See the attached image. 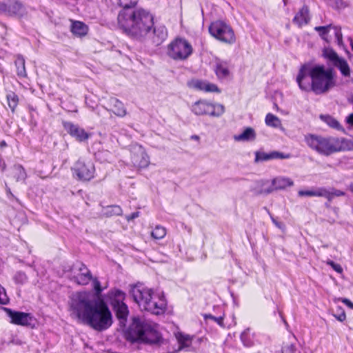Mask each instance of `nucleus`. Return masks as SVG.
<instances>
[{
	"mask_svg": "<svg viewBox=\"0 0 353 353\" xmlns=\"http://www.w3.org/2000/svg\"><path fill=\"white\" fill-rule=\"evenodd\" d=\"M333 65L340 70L343 77H349L350 76V66L344 58L340 57L336 62H334Z\"/></svg>",
	"mask_w": 353,
	"mask_h": 353,
	"instance_id": "26",
	"label": "nucleus"
},
{
	"mask_svg": "<svg viewBox=\"0 0 353 353\" xmlns=\"http://www.w3.org/2000/svg\"><path fill=\"white\" fill-rule=\"evenodd\" d=\"M350 45H351L352 50H353V41H352V39H350Z\"/></svg>",
	"mask_w": 353,
	"mask_h": 353,
	"instance_id": "56",
	"label": "nucleus"
},
{
	"mask_svg": "<svg viewBox=\"0 0 353 353\" xmlns=\"http://www.w3.org/2000/svg\"><path fill=\"white\" fill-rule=\"evenodd\" d=\"M196 115L209 114L212 117H220L225 112V108L221 104H212L205 100H199L195 102L191 108Z\"/></svg>",
	"mask_w": 353,
	"mask_h": 353,
	"instance_id": "10",
	"label": "nucleus"
},
{
	"mask_svg": "<svg viewBox=\"0 0 353 353\" xmlns=\"http://www.w3.org/2000/svg\"><path fill=\"white\" fill-rule=\"evenodd\" d=\"M12 174L17 181H24L27 177L25 169L21 165H14L12 168Z\"/></svg>",
	"mask_w": 353,
	"mask_h": 353,
	"instance_id": "30",
	"label": "nucleus"
},
{
	"mask_svg": "<svg viewBox=\"0 0 353 353\" xmlns=\"http://www.w3.org/2000/svg\"><path fill=\"white\" fill-rule=\"evenodd\" d=\"M265 123L268 126L277 128L281 125V120L275 115L268 113L265 117Z\"/></svg>",
	"mask_w": 353,
	"mask_h": 353,
	"instance_id": "34",
	"label": "nucleus"
},
{
	"mask_svg": "<svg viewBox=\"0 0 353 353\" xmlns=\"http://www.w3.org/2000/svg\"><path fill=\"white\" fill-rule=\"evenodd\" d=\"M139 216V212H135L132 213L130 216H127L126 219L128 221L133 220L135 218H137Z\"/></svg>",
	"mask_w": 353,
	"mask_h": 353,
	"instance_id": "51",
	"label": "nucleus"
},
{
	"mask_svg": "<svg viewBox=\"0 0 353 353\" xmlns=\"http://www.w3.org/2000/svg\"><path fill=\"white\" fill-rule=\"evenodd\" d=\"M73 176L78 180L89 181L94 177L95 167L92 161L87 158H79L71 168Z\"/></svg>",
	"mask_w": 353,
	"mask_h": 353,
	"instance_id": "7",
	"label": "nucleus"
},
{
	"mask_svg": "<svg viewBox=\"0 0 353 353\" xmlns=\"http://www.w3.org/2000/svg\"><path fill=\"white\" fill-rule=\"evenodd\" d=\"M3 310L10 318L11 323L24 327H34L36 320L32 314L14 311L8 307H3Z\"/></svg>",
	"mask_w": 353,
	"mask_h": 353,
	"instance_id": "11",
	"label": "nucleus"
},
{
	"mask_svg": "<svg viewBox=\"0 0 353 353\" xmlns=\"http://www.w3.org/2000/svg\"><path fill=\"white\" fill-rule=\"evenodd\" d=\"M309 17L308 9L307 7H303L299 13L294 18V21L299 26L307 25Z\"/></svg>",
	"mask_w": 353,
	"mask_h": 353,
	"instance_id": "27",
	"label": "nucleus"
},
{
	"mask_svg": "<svg viewBox=\"0 0 353 353\" xmlns=\"http://www.w3.org/2000/svg\"><path fill=\"white\" fill-rule=\"evenodd\" d=\"M339 313L333 314L334 316L340 322H343L346 319V314L344 310L341 307H338Z\"/></svg>",
	"mask_w": 353,
	"mask_h": 353,
	"instance_id": "45",
	"label": "nucleus"
},
{
	"mask_svg": "<svg viewBox=\"0 0 353 353\" xmlns=\"http://www.w3.org/2000/svg\"><path fill=\"white\" fill-rule=\"evenodd\" d=\"M115 312L116 316L120 321L121 323H124L128 318L129 310L125 303L112 307Z\"/></svg>",
	"mask_w": 353,
	"mask_h": 353,
	"instance_id": "23",
	"label": "nucleus"
},
{
	"mask_svg": "<svg viewBox=\"0 0 353 353\" xmlns=\"http://www.w3.org/2000/svg\"><path fill=\"white\" fill-rule=\"evenodd\" d=\"M345 194V192L334 188L327 189L325 188H319L314 190H310V196H317L326 198L330 202L334 196H341Z\"/></svg>",
	"mask_w": 353,
	"mask_h": 353,
	"instance_id": "15",
	"label": "nucleus"
},
{
	"mask_svg": "<svg viewBox=\"0 0 353 353\" xmlns=\"http://www.w3.org/2000/svg\"><path fill=\"white\" fill-rule=\"evenodd\" d=\"M214 71L220 79H227L230 74L228 63L220 59L216 61Z\"/></svg>",
	"mask_w": 353,
	"mask_h": 353,
	"instance_id": "21",
	"label": "nucleus"
},
{
	"mask_svg": "<svg viewBox=\"0 0 353 353\" xmlns=\"http://www.w3.org/2000/svg\"><path fill=\"white\" fill-rule=\"evenodd\" d=\"M118 24L123 32L133 39H148L154 25V17L142 8L122 10L118 14Z\"/></svg>",
	"mask_w": 353,
	"mask_h": 353,
	"instance_id": "2",
	"label": "nucleus"
},
{
	"mask_svg": "<svg viewBox=\"0 0 353 353\" xmlns=\"http://www.w3.org/2000/svg\"><path fill=\"white\" fill-rule=\"evenodd\" d=\"M70 279L79 285H85L89 283L92 276L90 271L84 264L77 263L72 268Z\"/></svg>",
	"mask_w": 353,
	"mask_h": 353,
	"instance_id": "12",
	"label": "nucleus"
},
{
	"mask_svg": "<svg viewBox=\"0 0 353 353\" xmlns=\"http://www.w3.org/2000/svg\"><path fill=\"white\" fill-rule=\"evenodd\" d=\"M92 285L93 288L95 291V294H93L96 298H99V295L101 294V292L103 291L102 288L101 287V283L99 281L94 278L92 279Z\"/></svg>",
	"mask_w": 353,
	"mask_h": 353,
	"instance_id": "40",
	"label": "nucleus"
},
{
	"mask_svg": "<svg viewBox=\"0 0 353 353\" xmlns=\"http://www.w3.org/2000/svg\"><path fill=\"white\" fill-rule=\"evenodd\" d=\"M342 301L346 304L350 308L353 309V303L348 299H343Z\"/></svg>",
	"mask_w": 353,
	"mask_h": 353,
	"instance_id": "52",
	"label": "nucleus"
},
{
	"mask_svg": "<svg viewBox=\"0 0 353 353\" xmlns=\"http://www.w3.org/2000/svg\"><path fill=\"white\" fill-rule=\"evenodd\" d=\"M272 222L274 223V225L277 228H280L281 230H284L285 229V225L283 223L277 221L274 218H272Z\"/></svg>",
	"mask_w": 353,
	"mask_h": 353,
	"instance_id": "50",
	"label": "nucleus"
},
{
	"mask_svg": "<svg viewBox=\"0 0 353 353\" xmlns=\"http://www.w3.org/2000/svg\"><path fill=\"white\" fill-rule=\"evenodd\" d=\"M346 122L351 125H353V113H351L350 114L347 118H346Z\"/></svg>",
	"mask_w": 353,
	"mask_h": 353,
	"instance_id": "53",
	"label": "nucleus"
},
{
	"mask_svg": "<svg viewBox=\"0 0 353 353\" xmlns=\"http://www.w3.org/2000/svg\"><path fill=\"white\" fill-rule=\"evenodd\" d=\"M70 30L74 35L82 37L87 34L88 28L83 22L77 21L72 22Z\"/></svg>",
	"mask_w": 353,
	"mask_h": 353,
	"instance_id": "25",
	"label": "nucleus"
},
{
	"mask_svg": "<svg viewBox=\"0 0 353 353\" xmlns=\"http://www.w3.org/2000/svg\"><path fill=\"white\" fill-rule=\"evenodd\" d=\"M270 157L271 159H288L290 157V155L289 154H284L280 152L277 151H272L270 152Z\"/></svg>",
	"mask_w": 353,
	"mask_h": 353,
	"instance_id": "42",
	"label": "nucleus"
},
{
	"mask_svg": "<svg viewBox=\"0 0 353 353\" xmlns=\"http://www.w3.org/2000/svg\"><path fill=\"white\" fill-rule=\"evenodd\" d=\"M310 148L324 156L341 152V138L322 137L310 134Z\"/></svg>",
	"mask_w": 353,
	"mask_h": 353,
	"instance_id": "6",
	"label": "nucleus"
},
{
	"mask_svg": "<svg viewBox=\"0 0 353 353\" xmlns=\"http://www.w3.org/2000/svg\"><path fill=\"white\" fill-rule=\"evenodd\" d=\"M271 160L270 152H256L255 154V161H265Z\"/></svg>",
	"mask_w": 353,
	"mask_h": 353,
	"instance_id": "39",
	"label": "nucleus"
},
{
	"mask_svg": "<svg viewBox=\"0 0 353 353\" xmlns=\"http://www.w3.org/2000/svg\"><path fill=\"white\" fill-rule=\"evenodd\" d=\"M295 351L294 345L292 343L285 344L282 349V353H295Z\"/></svg>",
	"mask_w": 353,
	"mask_h": 353,
	"instance_id": "46",
	"label": "nucleus"
},
{
	"mask_svg": "<svg viewBox=\"0 0 353 353\" xmlns=\"http://www.w3.org/2000/svg\"><path fill=\"white\" fill-rule=\"evenodd\" d=\"M255 138V131L253 128L250 127L246 128L242 133L234 136V139L236 141H254Z\"/></svg>",
	"mask_w": 353,
	"mask_h": 353,
	"instance_id": "24",
	"label": "nucleus"
},
{
	"mask_svg": "<svg viewBox=\"0 0 353 353\" xmlns=\"http://www.w3.org/2000/svg\"><path fill=\"white\" fill-rule=\"evenodd\" d=\"M63 126L71 137L79 142L85 141L90 137V133L72 122L63 121Z\"/></svg>",
	"mask_w": 353,
	"mask_h": 353,
	"instance_id": "14",
	"label": "nucleus"
},
{
	"mask_svg": "<svg viewBox=\"0 0 353 353\" xmlns=\"http://www.w3.org/2000/svg\"><path fill=\"white\" fill-rule=\"evenodd\" d=\"M17 72L19 76L26 77L25 59L22 57H18L15 61Z\"/></svg>",
	"mask_w": 353,
	"mask_h": 353,
	"instance_id": "31",
	"label": "nucleus"
},
{
	"mask_svg": "<svg viewBox=\"0 0 353 353\" xmlns=\"http://www.w3.org/2000/svg\"><path fill=\"white\" fill-rule=\"evenodd\" d=\"M108 105L110 106V110L115 115L119 117H123L126 115V110L121 101L116 98H110Z\"/></svg>",
	"mask_w": 353,
	"mask_h": 353,
	"instance_id": "20",
	"label": "nucleus"
},
{
	"mask_svg": "<svg viewBox=\"0 0 353 353\" xmlns=\"http://www.w3.org/2000/svg\"><path fill=\"white\" fill-rule=\"evenodd\" d=\"M321 119L327 124L330 128L336 129V130H344L343 127L341 125L339 122L333 117L329 114H321Z\"/></svg>",
	"mask_w": 353,
	"mask_h": 353,
	"instance_id": "29",
	"label": "nucleus"
},
{
	"mask_svg": "<svg viewBox=\"0 0 353 353\" xmlns=\"http://www.w3.org/2000/svg\"><path fill=\"white\" fill-rule=\"evenodd\" d=\"M8 104L12 112H14L15 108L18 105L19 98L14 92H10L6 96Z\"/></svg>",
	"mask_w": 353,
	"mask_h": 353,
	"instance_id": "32",
	"label": "nucleus"
},
{
	"mask_svg": "<svg viewBox=\"0 0 353 353\" xmlns=\"http://www.w3.org/2000/svg\"><path fill=\"white\" fill-rule=\"evenodd\" d=\"M108 213L110 215H120L122 213V210L119 206L114 205L110 208Z\"/></svg>",
	"mask_w": 353,
	"mask_h": 353,
	"instance_id": "47",
	"label": "nucleus"
},
{
	"mask_svg": "<svg viewBox=\"0 0 353 353\" xmlns=\"http://www.w3.org/2000/svg\"><path fill=\"white\" fill-rule=\"evenodd\" d=\"M299 195L302 196H309V190H300L299 192Z\"/></svg>",
	"mask_w": 353,
	"mask_h": 353,
	"instance_id": "54",
	"label": "nucleus"
},
{
	"mask_svg": "<svg viewBox=\"0 0 353 353\" xmlns=\"http://www.w3.org/2000/svg\"><path fill=\"white\" fill-rule=\"evenodd\" d=\"M327 264L330 265L334 270H335L338 273H342L343 272V268L341 265L339 263H336L333 261H330L327 262Z\"/></svg>",
	"mask_w": 353,
	"mask_h": 353,
	"instance_id": "49",
	"label": "nucleus"
},
{
	"mask_svg": "<svg viewBox=\"0 0 353 353\" xmlns=\"http://www.w3.org/2000/svg\"><path fill=\"white\" fill-rule=\"evenodd\" d=\"M309 77V65L305 63L303 65L299 70V72L296 77V82L301 90L303 91H307V87L309 85L308 81Z\"/></svg>",
	"mask_w": 353,
	"mask_h": 353,
	"instance_id": "19",
	"label": "nucleus"
},
{
	"mask_svg": "<svg viewBox=\"0 0 353 353\" xmlns=\"http://www.w3.org/2000/svg\"><path fill=\"white\" fill-rule=\"evenodd\" d=\"M130 294L141 310L159 315L166 310L167 302L162 293H154L152 289L137 284L132 288Z\"/></svg>",
	"mask_w": 353,
	"mask_h": 353,
	"instance_id": "3",
	"label": "nucleus"
},
{
	"mask_svg": "<svg viewBox=\"0 0 353 353\" xmlns=\"http://www.w3.org/2000/svg\"><path fill=\"white\" fill-rule=\"evenodd\" d=\"M21 8V5L19 3L15 2L9 6L8 12L10 14H15L19 12Z\"/></svg>",
	"mask_w": 353,
	"mask_h": 353,
	"instance_id": "44",
	"label": "nucleus"
},
{
	"mask_svg": "<svg viewBox=\"0 0 353 353\" xmlns=\"http://www.w3.org/2000/svg\"><path fill=\"white\" fill-rule=\"evenodd\" d=\"M113 3L122 7L123 10L132 9L137 3V0H112Z\"/></svg>",
	"mask_w": 353,
	"mask_h": 353,
	"instance_id": "33",
	"label": "nucleus"
},
{
	"mask_svg": "<svg viewBox=\"0 0 353 353\" xmlns=\"http://www.w3.org/2000/svg\"><path fill=\"white\" fill-rule=\"evenodd\" d=\"M167 53L172 59L185 60L192 53V47L187 40L177 38L168 45Z\"/></svg>",
	"mask_w": 353,
	"mask_h": 353,
	"instance_id": "8",
	"label": "nucleus"
},
{
	"mask_svg": "<svg viewBox=\"0 0 353 353\" xmlns=\"http://www.w3.org/2000/svg\"><path fill=\"white\" fill-rule=\"evenodd\" d=\"M205 319H210L215 321L217 324H219L221 326H223V318L222 316L219 317H215L212 316V314H205Z\"/></svg>",
	"mask_w": 353,
	"mask_h": 353,
	"instance_id": "48",
	"label": "nucleus"
},
{
	"mask_svg": "<svg viewBox=\"0 0 353 353\" xmlns=\"http://www.w3.org/2000/svg\"><path fill=\"white\" fill-rule=\"evenodd\" d=\"M5 166H6L5 163H3V167H2V170H4V169H5Z\"/></svg>",
	"mask_w": 353,
	"mask_h": 353,
	"instance_id": "57",
	"label": "nucleus"
},
{
	"mask_svg": "<svg viewBox=\"0 0 353 353\" xmlns=\"http://www.w3.org/2000/svg\"><path fill=\"white\" fill-rule=\"evenodd\" d=\"M7 145L5 141H2L1 143H0V148H3V147H6Z\"/></svg>",
	"mask_w": 353,
	"mask_h": 353,
	"instance_id": "55",
	"label": "nucleus"
},
{
	"mask_svg": "<svg viewBox=\"0 0 353 353\" xmlns=\"http://www.w3.org/2000/svg\"><path fill=\"white\" fill-rule=\"evenodd\" d=\"M126 339L132 342L148 344L159 343L161 340L155 325L138 318H134L132 323L125 332Z\"/></svg>",
	"mask_w": 353,
	"mask_h": 353,
	"instance_id": "4",
	"label": "nucleus"
},
{
	"mask_svg": "<svg viewBox=\"0 0 353 353\" xmlns=\"http://www.w3.org/2000/svg\"><path fill=\"white\" fill-rule=\"evenodd\" d=\"M14 280L17 284H23L27 281V276L24 272H18L14 276Z\"/></svg>",
	"mask_w": 353,
	"mask_h": 353,
	"instance_id": "41",
	"label": "nucleus"
},
{
	"mask_svg": "<svg viewBox=\"0 0 353 353\" xmlns=\"http://www.w3.org/2000/svg\"><path fill=\"white\" fill-rule=\"evenodd\" d=\"M332 28L334 30V36L338 46H343L344 44L343 41V34L341 32V28L336 26H333Z\"/></svg>",
	"mask_w": 353,
	"mask_h": 353,
	"instance_id": "38",
	"label": "nucleus"
},
{
	"mask_svg": "<svg viewBox=\"0 0 353 353\" xmlns=\"http://www.w3.org/2000/svg\"><path fill=\"white\" fill-rule=\"evenodd\" d=\"M167 37V30L164 26H152L148 39L152 40L156 45L161 43Z\"/></svg>",
	"mask_w": 353,
	"mask_h": 353,
	"instance_id": "17",
	"label": "nucleus"
},
{
	"mask_svg": "<svg viewBox=\"0 0 353 353\" xmlns=\"http://www.w3.org/2000/svg\"><path fill=\"white\" fill-rule=\"evenodd\" d=\"M332 28V26L328 25L325 26H316L314 30L317 31L320 35V37L325 41H327V37L329 32L330 29Z\"/></svg>",
	"mask_w": 353,
	"mask_h": 353,
	"instance_id": "37",
	"label": "nucleus"
},
{
	"mask_svg": "<svg viewBox=\"0 0 353 353\" xmlns=\"http://www.w3.org/2000/svg\"><path fill=\"white\" fill-rule=\"evenodd\" d=\"M273 188L260 192V194H269L274 190H282L294 185L293 181L288 177L279 176L272 181Z\"/></svg>",
	"mask_w": 353,
	"mask_h": 353,
	"instance_id": "16",
	"label": "nucleus"
},
{
	"mask_svg": "<svg viewBox=\"0 0 353 353\" xmlns=\"http://www.w3.org/2000/svg\"><path fill=\"white\" fill-rule=\"evenodd\" d=\"M9 299L6 294V290L0 285V305H6Z\"/></svg>",
	"mask_w": 353,
	"mask_h": 353,
	"instance_id": "43",
	"label": "nucleus"
},
{
	"mask_svg": "<svg viewBox=\"0 0 353 353\" xmlns=\"http://www.w3.org/2000/svg\"><path fill=\"white\" fill-rule=\"evenodd\" d=\"M209 32L212 37L221 42L231 44L236 41L232 28L222 21L212 22L209 26Z\"/></svg>",
	"mask_w": 353,
	"mask_h": 353,
	"instance_id": "9",
	"label": "nucleus"
},
{
	"mask_svg": "<svg viewBox=\"0 0 353 353\" xmlns=\"http://www.w3.org/2000/svg\"><path fill=\"white\" fill-rule=\"evenodd\" d=\"M131 159L134 166L141 168L148 167L150 163L149 157L145 149L138 144L131 148Z\"/></svg>",
	"mask_w": 353,
	"mask_h": 353,
	"instance_id": "13",
	"label": "nucleus"
},
{
	"mask_svg": "<svg viewBox=\"0 0 353 353\" xmlns=\"http://www.w3.org/2000/svg\"><path fill=\"white\" fill-rule=\"evenodd\" d=\"M351 190H352V192H353V186L352 185H351Z\"/></svg>",
	"mask_w": 353,
	"mask_h": 353,
	"instance_id": "58",
	"label": "nucleus"
},
{
	"mask_svg": "<svg viewBox=\"0 0 353 353\" xmlns=\"http://www.w3.org/2000/svg\"><path fill=\"white\" fill-rule=\"evenodd\" d=\"M110 304L112 307L124 303L125 293L120 290H112L108 293Z\"/></svg>",
	"mask_w": 353,
	"mask_h": 353,
	"instance_id": "22",
	"label": "nucleus"
},
{
	"mask_svg": "<svg viewBox=\"0 0 353 353\" xmlns=\"http://www.w3.org/2000/svg\"><path fill=\"white\" fill-rule=\"evenodd\" d=\"M189 86L198 90L205 91L206 92H220V90L216 85L211 83H208L205 81L202 80H192L189 83Z\"/></svg>",
	"mask_w": 353,
	"mask_h": 353,
	"instance_id": "18",
	"label": "nucleus"
},
{
	"mask_svg": "<svg viewBox=\"0 0 353 353\" xmlns=\"http://www.w3.org/2000/svg\"><path fill=\"white\" fill-rule=\"evenodd\" d=\"M166 235V230L161 225H157L151 232V236L155 239H161Z\"/></svg>",
	"mask_w": 353,
	"mask_h": 353,
	"instance_id": "35",
	"label": "nucleus"
},
{
	"mask_svg": "<svg viewBox=\"0 0 353 353\" xmlns=\"http://www.w3.org/2000/svg\"><path fill=\"white\" fill-rule=\"evenodd\" d=\"M176 338L179 345V350L190 347L192 343V338L189 335L179 332L176 334Z\"/></svg>",
	"mask_w": 353,
	"mask_h": 353,
	"instance_id": "28",
	"label": "nucleus"
},
{
	"mask_svg": "<svg viewBox=\"0 0 353 353\" xmlns=\"http://www.w3.org/2000/svg\"><path fill=\"white\" fill-rule=\"evenodd\" d=\"M323 55L325 58L329 59L332 64L340 58L337 53L332 48H325L323 50Z\"/></svg>",
	"mask_w": 353,
	"mask_h": 353,
	"instance_id": "36",
	"label": "nucleus"
},
{
	"mask_svg": "<svg viewBox=\"0 0 353 353\" xmlns=\"http://www.w3.org/2000/svg\"><path fill=\"white\" fill-rule=\"evenodd\" d=\"M310 90L316 94L328 92L336 85L335 72L332 68L327 69L321 65L310 68Z\"/></svg>",
	"mask_w": 353,
	"mask_h": 353,
	"instance_id": "5",
	"label": "nucleus"
},
{
	"mask_svg": "<svg viewBox=\"0 0 353 353\" xmlns=\"http://www.w3.org/2000/svg\"><path fill=\"white\" fill-rule=\"evenodd\" d=\"M70 314L94 330L102 331L110 327L112 316L106 303L88 292L74 294L70 301Z\"/></svg>",
	"mask_w": 353,
	"mask_h": 353,
	"instance_id": "1",
	"label": "nucleus"
}]
</instances>
